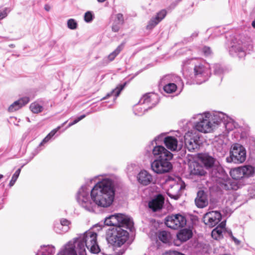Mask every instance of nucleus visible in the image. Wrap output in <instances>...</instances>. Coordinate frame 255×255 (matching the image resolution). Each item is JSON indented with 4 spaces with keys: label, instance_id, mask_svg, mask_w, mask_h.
<instances>
[{
    "label": "nucleus",
    "instance_id": "nucleus-31",
    "mask_svg": "<svg viewBox=\"0 0 255 255\" xmlns=\"http://www.w3.org/2000/svg\"><path fill=\"white\" fill-rule=\"evenodd\" d=\"M55 250V247L53 246H41L35 255H53Z\"/></svg>",
    "mask_w": 255,
    "mask_h": 255
},
{
    "label": "nucleus",
    "instance_id": "nucleus-27",
    "mask_svg": "<svg viewBox=\"0 0 255 255\" xmlns=\"http://www.w3.org/2000/svg\"><path fill=\"white\" fill-rule=\"evenodd\" d=\"M196 205L200 208H203L208 204V200L205 192L200 190L197 193V196L195 200Z\"/></svg>",
    "mask_w": 255,
    "mask_h": 255
},
{
    "label": "nucleus",
    "instance_id": "nucleus-23",
    "mask_svg": "<svg viewBox=\"0 0 255 255\" xmlns=\"http://www.w3.org/2000/svg\"><path fill=\"white\" fill-rule=\"evenodd\" d=\"M166 11L162 9L158 12L157 14L153 17L148 22L146 26L147 29H151L159 23L166 16Z\"/></svg>",
    "mask_w": 255,
    "mask_h": 255
},
{
    "label": "nucleus",
    "instance_id": "nucleus-10",
    "mask_svg": "<svg viewBox=\"0 0 255 255\" xmlns=\"http://www.w3.org/2000/svg\"><path fill=\"white\" fill-rule=\"evenodd\" d=\"M166 185L168 186L167 195L175 200H177L179 198L185 188L184 182L180 178H177V180H169L167 181Z\"/></svg>",
    "mask_w": 255,
    "mask_h": 255
},
{
    "label": "nucleus",
    "instance_id": "nucleus-8",
    "mask_svg": "<svg viewBox=\"0 0 255 255\" xmlns=\"http://www.w3.org/2000/svg\"><path fill=\"white\" fill-rule=\"evenodd\" d=\"M253 45L249 40L239 39L229 49V53L232 56H237L240 58L246 56L248 51L253 50Z\"/></svg>",
    "mask_w": 255,
    "mask_h": 255
},
{
    "label": "nucleus",
    "instance_id": "nucleus-20",
    "mask_svg": "<svg viewBox=\"0 0 255 255\" xmlns=\"http://www.w3.org/2000/svg\"><path fill=\"white\" fill-rule=\"evenodd\" d=\"M164 143L166 147L172 151L180 150L183 146L182 141L178 143L175 137L170 136L164 138Z\"/></svg>",
    "mask_w": 255,
    "mask_h": 255
},
{
    "label": "nucleus",
    "instance_id": "nucleus-36",
    "mask_svg": "<svg viewBox=\"0 0 255 255\" xmlns=\"http://www.w3.org/2000/svg\"><path fill=\"white\" fill-rule=\"evenodd\" d=\"M231 175L232 178L235 180V181L244 177L242 171L241 167L233 169L231 171Z\"/></svg>",
    "mask_w": 255,
    "mask_h": 255
},
{
    "label": "nucleus",
    "instance_id": "nucleus-13",
    "mask_svg": "<svg viewBox=\"0 0 255 255\" xmlns=\"http://www.w3.org/2000/svg\"><path fill=\"white\" fill-rule=\"evenodd\" d=\"M172 159L156 158L151 163L152 170L156 173L163 174L169 172L172 168L170 161Z\"/></svg>",
    "mask_w": 255,
    "mask_h": 255
},
{
    "label": "nucleus",
    "instance_id": "nucleus-43",
    "mask_svg": "<svg viewBox=\"0 0 255 255\" xmlns=\"http://www.w3.org/2000/svg\"><path fill=\"white\" fill-rule=\"evenodd\" d=\"M202 52L205 56H209L212 54V50L209 47L204 46L202 48Z\"/></svg>",
    "mask_w": 255,
    "mask_h": 255
},
{
    "label": "nucleus",
    "instance_id": "nucleus-39",
    "mask_svg": "<svg viewBox=\"0 0 255 255\" xmlns=\"http://www.w3.org/2000/svg\"><path fill=\"white\" fill-rule=\"evenodd\" d=\"M78 24L76 21L73 18H70L67 21V27L71 30H75L77 29Z\"/></svg>",
    "mask_w": 255,
    "mask_h": 255
},
{
    "label": "nucleus",
    "instance_id": "nucleus-7",
    "mask_svg": "<svg viewBox=\"0 0 255 255\" xmlns=\"http://www.w3.org/2000/svg\"><path fill=\"white\" fill-rule=\"evenodd\" d=\"M159 84L163 87L164 91L167 93L174 92L177 87L183 88V83L181 78L172 74L163 76L160 81Z\"/></svg>",
    "mask_w": 255,
    "mask_h": 255
},
{
    "label": "nucleus",
    "instance_id": "nucleus-4",
    "mask_svg": "<svg viewBox=\"0 0 255 255\" xmlns=\"http://www.w3.org/2000/svg\"><path fill=\"white\" fill-rule=\"evenodd\" d=\"M218 112H206L199 114L194 117L198 121L195 123V128L200 132L208 133L212 132L217 126H219V121L215 117Z\"/></svg>",
    "mask_w": 255,
    "mask_h": 255
},
{
    "label": "nucleus",
    "instance_id": "nucleus-1",
    "mask_svg": "<svg viewBox=\"0 0 255 255\" xmlns=\"http://www.w3.org/2000/svg\"><path fill=\"white\" fill-rule=\"evenodd\" d=\"M102 178L90 189L87 185L79 189L76 199L80 206L86 211L95 213L98 207L108 208L113 204L115 196L116 188L119 180L114 175L107 177L99 175Z\"/></svg>",
    "mask_w": 255,
    "mask_h": 255
},
{
    "label": "nucleus",
    "instance_id": "nucleus-47",
    "mask_svg": "<svg viewBox=\"0 0 255 255\" xmlns=\"http://www.w3.org/2000/svg\"><path fill=\"white\" fill-rule=\"evenodd\" d=\"M228 234L231 237V238L232 239V240L235 242L236 245H239L240 244V241L239 240H238L237 238H236L235 237H234V236L232 234V231L230 230H229Z\"/></svg>",
    "mask_w": 255,
    "mask_h": 255
},
{
    "label": "nucleus",
    "instance_id": "nucleus-46",
    "mask_svg": "<svg viewBox=\"0 0 255 255\" xmlns=\"http://www.w3.org/2000/svg\"><path fill=\"white\" fill-rule=\"evenodd\" d=\"M10 11V10H8V8H5L4 10L2 11H0V20L3 19L5 17L8 12Z\"/></svg>",
    "mask_w": 255,
    "mask_h": 255
},
{
    "label": "nucleus",
    "instance_id": "nucleus-54",
    "mask_svg": "<svg viewBox=\"0 0 255 255\" xmlns=\"http://www.w3.org/2000/svg\"><path fill=\"white\" fill-rule=\"evenodd\" d=\"M253 197H255V194H253Z\"/></svg>",
    "mask_w": 255,
    "mask_h": 255
},
{
    "label": "nucleus",
    "instance_id": "nucleus-6",
    "mask_svg": "<svg viewBox=\"0 0 255 255\" xmlns=\"http://www.w3.org/2000/svg\"><path fill=\"white\" fill-rule=\"evenodd\" d=\"M104 223L107 226L126 227L130 231H132L133 228L132 220L129 216L123 214H115L106 217Z\"/></svg>",
    "mask_w": 255,
    "mask_h": 255
},
{
    "label": "nucleus",
    "instance_id": "nucleus-15",
    "mask_svg": "<svg viewBox=\"0 0 255 255\" xmlns=\"http://www.w3.org/2000/svg\"><path fill=\"white\" fill-rule=\"evenodd\" d=\"M186 222L185 217L180 214H171L165 219V224L167 227L174 230L183 227Z\"/></svg>",
    "mask_w": 255,
    "mask_h": 255
},
{
    "label": "nucleus",
    "instance_id": "nucleus-11",
    "mask_svg": "<svg viewBox=\"0 0 255 255\" xmlns=\"http://www.w3.org/2000/svg\"><path fill=\"white\" fill-rule=\"evenodd\" d=\"M158 101L157 95L154 93H147L144 95L139 101V104L142 107L136 109L138 110H140L138 114H143L148 109L154 107L158 103Z\"/></svg>",
    "mask_w": 255,
    "mask_h": 255
},
{
    "label": "nucleus",
    "instance_id": "nucleus-49",
    "mask_svg": "<svg viewBox=\"0 0 255 255\" xmlns=\"http://www.w3.org/2000/svg\"><path fill=\"white\" fill-rule=\"evenodd\" d=\"M44 9L46 11H49L51 9V6L50 5L46 4L44 5Z\"/></svg>",
    "mask_w": 255,
    "mask_h": 255
},
{
    "label": "nucleus",
    "instance_id": "nucleus-53",
    "mask_svg": "<svg viewBox=\"0 0 255 255\" xmlns=\"http://www.w3.org/2000/svg\"><path fill=\"white\" fill-rule=\"evenodd\" d=\"M9 46H10V47H14V46H13V44H11V45H9Z\"/></svg>",
    "mask_w": 255,
    "mask_h": 255
},
{
    "label": "nucleus",
    "instance_id": "nucleus-50",
    "mask_svg": "<svg viewBox=\"0 0 255 255\" xmlns=\"http://www.w3.org/2000/svg\"><path fill=\"white\" fill-rule=\"evenodd\" d=\"M252 25L253 27L255 28V19L252 22Z\"/></svg>",
    "mask_w": 255,
    "mask_h": 255
},
{
    "label": "nucleus",
    "instance_id": "nucleus-40",
    "mask_svg": "<svg viewBox=\"0 0 255 255\" xmlns=\"http://www.w3.org/2000/svg\"><path fill=\"white\" fill-rule=\"evenodd\" d=\"M20 171H21V168H19L15 172V173H14V174L13 175V176L11 178V180L9 182V187H12V186H13V185L14 184L15 182H16V180L17 179V178L19 175Z\"/></svg>",
    "mask_w": 255,
    "mask_h": 255
},
{
    "label": "nucleus",
    "instance_id": "nucleus-41",
    "mask_svg": "<svg viewBox=\"0 0 255 255\" xmlns=\"http://www.w3.org/2000/svg\"><path fill=\"white\" fill-rule=\"evenodd\" d=\"M164 134H161L159 135H158L157 136L155 137L154 139V140H153L150 144L151 145H157V142H159V141H162V140H163L164 141V138L165 137H164Z\"/></svg>",
    "mask_w": 255,
    "mask_h": 255
},
{
    "label": "nucleus",
    "instance_id": "nucleus-28",
    "mask_svg": "<svg viewBox=\"0 0 255 255\" xmlns=\"http://www.w3.org/2000/svg\"><path fill=\"white\" fill-rule=\"evenodd\" d=\"M70 222L66 219L62 218L59 223H56L54 225V231L58 234H63L69 230V225Z\"/></svg>",
    "mask_w": 255,
    "mask_h": 255
},
{
    "label": "nucleus",
    "instance_id": "nucleus-21",
    "mask_svg": "<svg viewBox=\"0 0 255 255\" xmlns=\"http://www.w3.org/2000/svg\"><path fill=\"white\" fill-rule=\"evenodd\" d=\"M138 182L143 186H147L153 182L152 175L145 170H141L137 175Z\"/></svg>",
    "mask_w": 255,
    "mask_h": 255
},
{
    "label": "nucleus",
    "instance_id": "nucleus-2",
    "mask_svg": "<svg viewBox=\"0 0 255 255\" xmlns=\"http://www.w3.org/2000/svg\"><path fill=\"white\" fill-rule=\"evenodd\" d=\"M97 234L92 230L80 235L78 237L70 241L63 246L56 255H87L86 249L90 252L98 254L100 249L97 244Z\"/></svg>",
    "mask_w": 255,
    "mask_h": 255
},
{
    "label": "nucleus",
    "instance_id": "nucleus-48",
    "mask_svg": "<svg viewBox=\"0 0 255 255\" xmlns=\"http://www.w3.org/2000/svg\"><path fill=\"white\" fill-rule=\"evenodd\" d=\"M198 32L197 31H195L191 35L190 38L193 39L194 38L198 36Z\"/></svg>",
    "mask_w": 255,
    "mask_h": 255
},
{
    "label": "nucleus",
    "instance_id": "nucleus-12",
    "mask_svg": "<svg viewBox=\"0 0 255 255\" xmlns=\"http://www.w3.org/2000/svg\"><path fill=\"white\" fill-rule=\"evenodd\" d=\"M200 159L206 169H212V174L217 178H220V175L224 172V170L221 166L215 164L216 159L207 154L201 155Z\"/></svg>",
    "mask_w": 255,
    "mask_h": 255
},
{
    "label": "nucleus",
    "instance_id": "nucleus-33",
    "mask_svg": "<svg viewBox=\"0 0 255 255\" xmlns=\"http://www.w3.org/2000/svg\"><path fill=\"white\" fill-rule=\"evenodd\" d=\"M125 43H122L119 45L117 48L111 53H110L106 59L108 60V62L112 61L115 59L116 57L120 53L124 47Z\"/></svg>",
    "mask_w": 255,
    "mask_h": 255
},
{
    "label": "nucleus",
    "instance_id": "nucleus-30",
    "mask_svg": "<svg viewBox=\"0 0 255 255\" xmlns=\"http://www.w3.org/2000/svg\"><path fill=\"white\" fill-rule=\"evenodd\" d=\"M126 83L118 85L115 89L113 90L111 92L108 93L107 95L101 99V101L107 99L111 97H113V101L114 102L120 94L121 92L123 90Z\"/></svg>",
    "mask_w": 255,
    "mask_h": 255
},
{
    "label": "nucleus",
    "instance_id": "nucleus-29",
    "mask_svg": "<svg viewBox=\"0 0 255 255\" xmlns=\"http://www.w3.org/2000/svg\"><path fill=\"white\" fill-rule=\"evenodd\" d=\"M192 231L190 229H183L181 230L177 234V238L181 242H184L192 238Z\"/></svg>",
    "mask_w": 255,
    "mask_h": 255
},
{
    "label": "nucleus",
    "instance_id": "nucleus-16",
    "mask_svg": "<svg viewBox=\"0 0 255 255\" xmlns=\"http://www.w3.org/2000/svg\"><path fill=\"white\" fill-rule=\"evenodd\" d=\"M215 117L219 121V125L223 123L227 131L232 130L239 126L238 124L233 119L224 113L218 112L215 115Z\"/></svg>",
    "mask_w": 255,
    "mask_h": 255
},
{
    "label": "nucleus",
    "instance_id": "nucleus-3",
    "mask_svg": "<svg viewBox=\"0 0 255 255\" xmlns=\"http://www.w3.org/2000/svg\"><path fill=\"white\" fill-rule=\"evenodd\" d=\"M195 61V59H191L183 62V75L193 83L201 84L208 79L210 72L201 64L196 65Z\"/></svg>",
    "mask_w": 255,
    "mask_h": 255
},
{
    "label": "nucleus",
    "instance_id": "nucleus-9",
    "mask_svg": "<svg viewBox=\"0 0 255 255\" xmlns=\"http://www.w3.org/2000/svg\"><path fill=\"white\" fill-rule=\"evenodd\" d=\"M246 150L242 145L236 143L234 144L230 151V156L226 158L229 163H242L246 159Z\"/></svg>",
    "mask_w": 255,
    "mask_h": 255
},
{
    "label": "nucleus",
    "instance_id": "nucleus-24",
    "mask_svg": "<svg viewBox=\"0 0 255 255\" xmlns=\"http://www.w3.org/2000/svg\"><path fill=\"white\" fill-rule=\"evenodd\" d=\"M226 222L223 221L221 222L215 229L212 232V237L215 240H219L223 238V234L227 233L228 231L226 228Z\"/></svg>",
    "mask_w": 255,
    "mask_h": 255
},
{
    "label": "nucleus",
    "instance_id": "nucleus-35",
    "mask_svg": "<svg viewBox=\"0 0 255 255\" xmlns=\"http://www.w3.org/2000/svg\"><path fill=\"white\" fill-rule=\"evenodd\" d=\"M241 169L244 177H249L252 176L255 171V168L251 165L242 166Z\"/></svg>",
    "mask_w": 255,
    "mask_h": 255
},
{
    "label": "nucleus",
    "instance_id": "nucleus-14",
    "mask_svg": "<svg viewBox=\"0 0 255 255\" xmlns=\"http://www.w3.org/2000/svg\"><path fill=\"white\" fill-rule=\"evenodd\" d=\"M198 133L195 130L188 131L184 136V144L190 152L195 151L199 147L200 140Z\"/></svg>",
    "mask_w": 255,
    "mask_h": 255
},
{
    "label": "nucleus",
    "instance_id": "nucleus-37",
    "mask_svg": "<svg viewBox=\"0 0 255 255\" xmlns=\"http://www.w3.org/2000/svg\"><path fill=\"white\" fill-rule=\"evenodd\" d=\"M29 108L31 111L34 114H38L43 110V107L37 102H34L30 104Z\"/></svg>",
    "mask_w": 255,
    "mask_h": 255
},
{
    "label": "nucleus",
    "instance_id": "nucleus-52",
    "mask_svg": "<svg viewBox=\"0 0 255 255\" xmlns=\"http://www.w3.org/2000/svg\"><path fill=\"white\" fill-rule=\"evenodd\" d=\"M58 229H61L62 230H64V227H59Z\"/></svg>",
    "mask_w": 255,
    "mask_h": 255
},
{
    "label": "nucleus",
    "instance_id": "nucleus-45",
    "mask_svg": "<svg viewBox=\"0 0 255 255\" xmlns=\"http://www.w3.org/2000/svg\"><path fill=\"white\" fill-rule=\"evenodd\" d=\"M85 117H86L85 115H81V116L78 117L77 119L74 120V121L73 122L70 123L67 128H68L71 127L72 126L77 124L78 122H79V121H80L81 120L83 119Z\"/></svg>",
    "mask_w": 255,
    "mask_h": 255
},
{
    "label": "nucleus",
    "instance_id": "nucleus-25",
    "mask_svg": "<svg viewBox=\"0 0 255 255\" xmlns=\"http://www.w3.org/2000/svg\"><path fill=\"white\" fill-rule=\"evenodd\" d=\"M29 102V98L28 97H23L13 102L8 107V111L9 112H15L22 107L24 106Z\"/></svg>",
    "mask_w": 255,
    "mask_h": 255
},
{
    "label": "nucleus",
    "instance_id": "nucleus-18",
    "mask_svg": "<svg viewBox=\"0 0 255 255\" xmlns=\"http://www.w3.org/2000/svg\"><path fill=\"white\" fill-rule=\"evenodd\" d=\"M152 146V154L156 158H172L173 154L167 150L164 146L158 145H153Z\"/></svg>",
    "mask_w": 255,
    "mask_h": 255
},
{
    "label": "nucleus",
    "instance_id": "nucleus-34",
    "mask_svg": "<svg viewBox=\"0 0 255 255\" xmlns=\"http://www.w3.org/2000/svg\"><path fill=\"white\" fill-rule=\"evenodd\" d=\"M67 122H64L61 126L58 127L56 128L53 129L41 142L39 146L44 145Z\"/></svg>",
    "mask_w": 255,
    "mask_h": 255
},
{
    "label": "nucleus",
    "instance_id": "nucleus-17",
    "mask_svg": "<svg viewBox=\"0 0 255 255\" xmlns=\"http://www.w3.org/2000/svg\"><path fill=\"white\" fill-rule=\"evenodd\" d=\"M221 214L218 211H211L206 213L203 217V222L210 227L216 225L221 219Z\"/></svg>",
    "mask_w": 255,
    "mask_h": 255
},
{
    "label": "nucleus",
    "instance_id": "nucleus-38",
    "mask_svg": "<svg viewBox=\"0 0 255 255\" xmlns=\"http://www.w3.org/2000/svg\"><path fill=\"white\" fill-rule=\"evenodd\" d=\"M158 238L163 243H167L170 238V235L166 231H162L159 233Z\"/></svg>",
    "mask_w": 255,
    "mask_h": 255
},
{
    "label": "nucleus",
    "instance_id": "nucleus-51",
    "mask_svg": "<svg viewBox=\"0 0 255 255\" xmlns=\"http://www.w3.org/2000/svg\"><path fill=\"white\" fill-rule=\"evenodd\" d=\"M3 177V175L2 174H0V180Z\"/></svg>",
    "mask_w": 255,
    "mask_h": 255
},
{
    "label": "nucleus",
    "instance_id": "nucleus-26",
    "mask_svg": "<svg viewBox=\"0 0 255 255\" xmlns=\"http://www.w3.org/2000/svg\"><path fill=\"white\" fill-rule=\"evenodd\" d=\"M164 204V198L160 195L152 199L148 203V207L153 212L160 210Z\"/></svg>",
    "mask_w": 255,
    "mask_h": 255
},
{
    "label": "nucleus",
    "instance_id": "nucleus-32",
    "mask_svg": "<svg viewBox=\"0 0 255 255\" xmlns=\"http://www.w3.org/2000/svg\"><path fill=\"white\" fill-rule=\"evenodd\" d=\"M124 16L121 13H118L116 15L115 19L112 26V30L114 32H118L121 25L124 23Z\"/></svg>",
    "mask_w": 255,
    "mask_h": 255
},
{
    "label": "nucleus",
    "instance_id": "nucleus-42",
    "mask_svg": "<svg viewBox=\"0 0 255 255\" xmlns=\"http://www.w3.org/2000/svg\"><path fill=\"white\" fill-rule=\"evenodd\" d=\"M93 18V15L91 12L87 11L85 13L84 20L87 22H91Z\"/></svg>",
    "mask_w": 255,
    "mask_h": 255
},
{
    "label": "nucleus",
    "instance_id": "nucleus-5",
    "mask_svg": "<svg viewBox=\"0 0 255 255\" xmlns=\"http://www.w3.org/2000/svg\"><path fill=\"white\" fill-rule=\"evenodd\" d=\"M126 229V227H122L121 226L113 228L108 234V243L114 246L121 247L128 237V233Z\"/></svg>",
    "mask_w": 255,
    "mask_h": 255
},
{
    "label": "nucleus",
    "instance_id": "nucleus-44",
    "mask_svg": "<svg viewBox=\"0 0 255 255\" xmlns=\"http://www.w3.org/2000/svg\"><path fill=\"white\" fill-rule=\"evenodd\" d=\"M214 72L217 75H220L223 72V69L219 64H215L214 66Z\"/></svg>",
    "mask_w": 255,
    "mask_h": 255
},
{
    "label": "nucleus",
    "instance_id": "nucleus-19",
    "mask_svg": "<svg viewBox=\"0 0 255 255\" xmlns=\"http://www.w3.org/2000/svg\"><path fill=\"white\" fill-rule=\"evenodd\" d=\"M220 178H223L222 181L220 182V187L223 189L237 190L239 189V186L237 181L229 178L227 175L225 174L224 171L220 175Z\"/></svg>",
    "mask_w": 255,
    "mask_h": 255
},
{
    "label": "nucleus",
    "instance_id": "nucleus-22",
    "mask_svg": "<svg viewBox=\"0 0 255 255\" xmlns=\"http://www.w3.org/2000/svg\"><path fill=\"white\" fill-rule=\"evenodd\" d=\"M189 170L190 174L195 176H203L206 173L204 168L198 162L196 161L190 162Z\"/></svg>",
    "mask_w": 255,
    "mask_h": 255
}]
</instances>
